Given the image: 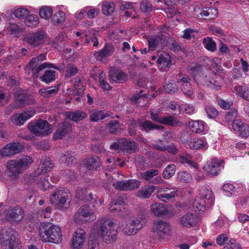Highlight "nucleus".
I'll use <instances>...</instances> for the list:
<instances>
[{"label":"nucleus","mask_w":249,"mask_h":249,"mask_svg":"<svg viewBox=\"0 0 249 249\" xmlns=\"http://www.w3.org/2000/svg\"><path fill=\"white\" fill-rule=\"evenodd\" d=\"M71 199L69 191L65 188L57 189L51 196L50 201L55 206H62L65 204Z\"/></svg>","instance_id":"0eeeda50"},{"label":"nucleus","mask_w":249,"mask_h":249,"mask_svg":"<svg viewBox=\"0 0 249 249\" xmlns=\"http://www.w3.org/2000/svg\"><path fill=\"white\" fill-rule=\"evenodd\" d=\"M176 172V166L173 164L168 165L163 171V177L168 179L173 176Z\"/></svg>","instance_id":"603ef678"},{"label":"nucleus","mask_w":249,"mask_h":249,"mask_svg":"<svg viewBox=\"0 0 249 249\" xmlns=\"http://www.w3.org/2000/svg\"><path fill=\"white\" fill-rule=\"evenodd\" d=\"M71 125L68 123H62L54 134L55 139H61L71 130Z\"/></svg>","instance_id":"7c9ffc66"},{"label":"nucleus","mask_w":249,"mask_h":249,"mask_svg":"<svg viewBox=\"0 0 249 249\" xmlns=\"http://www.w3.org/2000/svg\"><path fill=\"white\" fill-rule=\"evenodd\" d=\"M118 142L121 145V148L127 153L135 152L138 148V145L136 142L126 138L121 139Z\"/></svg>","instance_id":"aec40b11"},{"label":"nucleus","mask_w":249,"mask_h":249,"mask_svg":"<svg viewBox=\"0 0 249 249\" xmlns=\"http://www.w3.org/2000/svg\"><path fill=\"white\" fill-rule=\"evenodd\" d=\"M89 116L91 121L97 122L99 120H103L107 117H109L112 115L111 112H104L97 109H89Z\"/></svg>","instance_id":"4be33fe9"},{"label":"nucleus","mask_w":249,"mask_h":249,"mask_svg":"<svg viewBox=\"0 0 249 249\" xmlns=\"http://www.w3.org/2000/svg\"><path fill=\"white\" fill-rule=\"evenodd\" d=\"M37 64L38 63H34L33 67H32V66L31 65V62H30L28 65L29 69L32 71L33 76L35 78H37L38 77L39 72L45 68H53L56 70H59L58 67L55 66L52 63L45 62L37 67Z\"/></svg>","instance_id":"412c9836"},{"label":"nucleus","mask_w":249,"mask_h":249,"mask_svg":"<svg viewBox=\"0 0 249 249\" xmlns=\"http://www.w3.org/2000/svg\"><path fill=\"white\" fill-rule=\"evenodd\" d=\"M127 191H132L138 188L141 185V182L136 179L126 180Z\"/></svg>","instance_id":"4d7b16f0"},{"label":"nucleus","mask_w":249,"mask_h":249,"mask_svg":"<svg viewBox=\"0 0 249 249\" xmlns=\"http://www.w3.org/2000/svg\"><path fill=\"white\" fill-rule=\"evenodd\" d=\"M39 169L42 171L47 172L53 168V164L50 159L47 157H43L38 165Z\"/></svg>","instance_id":"4c0bfd02"},{"label":"nucleus","mask_w":249,"mask_h":249,"mask_svg":"<svg viewBox=\"0 0 249 249\" xmlns=\"http://www.w3.org/2000/svg\"><path fill=\"white\" fill-rule=\"evenodd\" d=\"M78 72L77 67L73 64H69L67 66V72L66 77L67 78L71 77Z\"/></svg>","instance_id":"e2e57ef3"},{"label":"nucleus","mask_w":249,"mask_h":249,"mask_svg":"<svg viewBox=\"0 0 249 249\" xmlns=\"http://www.w3.org/2000/svg\"><path fill=\"white\" fill-rule=\"evenodd\" d=\"M153 230L158 238L160 239L164 238L169 233L171 227L166 222L159 219L155 221Z\"/></svg>","instance_id":"9b49d317"},{"label":"nucleus","mask_w":249,"mask_h":249,"mask_svg":"<svg viewBox=\"0 0 249 249\" xmlns=\"http://www.w3.org/2000/svg\"><path fill=\"white\" fill-rule=\"evenodd\" d=\"M157 63L161 71H167L171 66V57L166 52H162L159 55Z\"/></svg>","instance_id":"a211bd4d"},{"label":"nucleus","mask_w":249,"mask_h":249,"mask_svg":"<svg viewBox=\"0 0 249 249\" xmlns=\"http://www.w3.org/2000/svg\"><path fill=\"white\" fill-rule=\"evenodd\" d=\"M130 222V226H133L135 229H132V231L130 233H136L138 231L140 230L143 227V225L146 222L145 218H143L142 216L133 217L129 221ZM130 234V232L128 231L127 233Z\"/></svg>","instance_id":"cd10ccee"},{"label":"nucleus","mask_w":249,"mask_h":249,"mask_svg":"<svg viewBox=\"0 0 249 249\" xmlns=\"http://www.w3.org/2000/svg\"><path fill=\"white\" fill-rule=\"evenodd\" d=\"M95 226L98 233L106 243H111L116 239L117 231L113 222L101 219L96 223Z\"/></svg>","instance_id":"7ed1b4c3"},{"label":"nucleus","mask_w":249,"mask_h":249,"mask_svg":"<svg viewBox=\"0 0 249 249\" xmlns=\"http://www.w3.org/2000/svg\"><path fill=\"white\" fill-rule=\"evenodd\" d=\"M149 48L151 51L156 48L162 49L167 44L166 37L163 35H159L147 39Z\"/></svg>","instance_id":"4468645a"},{"label":"nucleus","mask_w":249,"mask_h":249,"mask_svg":"<svg viewBox=\"0 0 249 249\" xmlns=\"http://www.w3.org/2000/svg\"><path fill=\"white\" fill-rule=\"evenodd\" d=\"M177 188L168 187H160L157 186L156 196L160 201L167 202L174 198L177 195Z\"/></svg>","instance_id":"ddd939ff"},{"label":"nucleus","mask_w":249,"mask_h":249,"mask_svg":"<svg viewBox=\"0 0 249 249\" xmlns=\"http://www.w3.org/2000/svg\"><path fill=\"white\" fill-rule=\"evenodd\" d=\"M73 218L76 224L82 225L94 221L96 218V215L89 206L83 205L80 207L75 213Z\"/></svg>","instance_id":"20e7f679"},{"label":"nucleus","mask_w":249,"mask_h":249,"mask_svg":"<svg viewBox=\"0 0 249 249\" xmlns=\"http://www.w3.org/2000/svg\"><path fill=\"white\" fill-rule=\"evenodd\" d=\"M15 97L16 98V103L19 104L20 106H25L29 104V97L24 94H17Z\"/></svg>","instance_id":"052dcab7"},{"label":"nucleus","mask_w":249,"mask_h":249,"mask_svg":"<svg viewBox=\"0 0 249 249\" xmlns=\"http://www.w3.org/2000/svg\"><path fill=\"white\" fill-rule=\"evenodd\" d=\"M33 160L29 156H24L18 160H9L6 163V173L13 180H18L32 163Z\"/></svg>","instance_id":"f257e3e1"},{"label":"nucleus","mask_w":249,"mask_h":249,"mask_svg":"<svg viewBox=\"0 0 249 249\" xmlns=\"http://www.w3.org/2000/svg\"><path fill=\"white\" fill-rule=\"evenodd\" d=\"M18 233L11 228L4 227L0 232V244H5L8 246L9 249H19L16 241Z\"/></svg>","instance_id":"39448f33"},{"label":"nucleus","mask_w":249,"mask_h":249,"mask_svg":"<svg viewBox=\"0 0 249 249\" xmlns=\"http://www.w3.org/2000/svg\"><path fill=\"white\" fill-rule=\"evenodd\" d=\"M232 127L234 130L240 132L242 137L249 136V125L243 123L241 120H235L232 122Z\"/></svg>","instance_id":"f3484780"},{"label":"nucleus","mask_w":249,"mask_h":249,"mask_svg":"<svg viewBox=\"0 0 249 249\" xmlns=\"http://www.w3.org/2000/svg\"><path fill=\"white\" fill-rule=\"evenodd\" d=\"M192 156L189 154H187L186 156H180L179 158L180 162L185 164L187 163L191 167L197 168L198 165L196 163L191 160Z\"/></svg>","instance_id":"3c124183"},{"label":"nucleus","mask_w":249,"mask_h":249,"mask_svg":"<svg viewBox=\"0 0 249 249\" xmlns=\"http://www.w3.org/2000/svg\"><path fill=\"white\" fill-rule=\"evenodd\" d=\"M205 3V2L203 1V16L209 17V18H203V21L215 19L218 16L217 9L213 7H206Z\"/></svg>","instance_id":"2f4dec72"},{"label":"nucleus","mask_w":249,"mask_h":249,"mask_svg":"<svg viewBox=\"0 0 249 249\" xmlns=\"http://www.w3.org/2000/svg\"><path fill=\"white\" fill-rule=\"evenodd\" d=\"M179 223L184 227L191 228L196 225V220L193 214L187 213L181 217Z\"/></svg>","instance_id":"bb28decb"},{"label":"nucleus","mask_w":249,"mask_h":249,"mask_svg":"<svg viewBox=\"0 0 249 249\" xmlns=\"http://www.w3.org/2000/svg\"><path fill=\"white\" fill-rule=\"evenodd\" d=\"M30 14L29 11L25 8L20 7L15 10L14 14L18 18H26Z\"/></svg>","instance_id":"864d4df0"},{"label":"nucleus","mask_w":249,"mask_h":249,"mask_svg":"<svg viewBox=\"0 0 249 249\" xmlns=\"http://www.w3.org/2000/svg\"><path fill=\"white\" fill-rule=\"evenodd\" d=\"M138 124L141 127L142 130L146 131L153 130H162L164 127L160 125H156L153 124L151 121L145 119H141L138 121Z\"/></svg>","instance_id":"c85d7f7f"},{"label":"nucleus","mask_w":249,"mask_h":249,"mask_svg":"<svg viewBox=\"0 0 249 249\" xmlns=\"http://www.w3.org/2000/svg\"><path fill=\"white\" fill-rule=\"evenodd\" d=\"M238 115V112L235 109H232L228 111L225 117V121L227 122H233Z\"/></svg>","instance_id":"338daca9"},{"label":"nucleus","mask_w":249,"mask_h":249,"mask_svg":"<svg viewBox=\"0 0 249 249\" xmlns=\"http://www.w3.org/2000/svg\"><path fill=\"white\" fill-rule=\"evenodd\" d=\"M202 122L200 121H191L189 122V127L192 132L199 133L202 131Z\"/></svg>","instance_id":"8fccbe9b"},{"label":"nucleus","mask_w":249,"mask_h":249,"mask_svg":"<svg viewBox=\"0 0 249 249\" xmlns=\"http://www.w3.org/2000/svg\"><path fill=\"white\" fill-rule=\"evenodd\" d=\"M237 95L243 99L247 100L249 96V88L245 84L236 86L234 88Z\"/></svg>","instance_id":"c9c22d12"},{"label":"nucleus","mask_w":249,"mask_h":249,"mask_svg":"<svg viewBox=\"0 0 249 249\" xmlns=\"http://www.w3.org/2000/svg\"><path fill=\"white\" fill-rule=\"evenodd\" d=\"M86 239V232L81 229H78L75 232L72 240V246L76 249L82 246Z\"/></svg>","instance_id":"6ab92c4d"},{"label":"nucleus","mask_w":249,"mask_h":249,"mask_svg":"<svg viewBox=\"0 0 249 249\" xmlns=\"http://www.w3.org/2000/svg\"><path fill=\"white\" fill-rule=\"evenodd\" d=\"M35 112L34 109H32L22 113L14 114L12 116V121L17 125H22L27 120L35 115Z\"/></svg>","instance_id":"dca6fc26"},{"label":"nucleus","mask_w":249,"mask_h":249,"mask_svg":"<svg viewBox=\"0 0 249 249\" xmlns=\"http://www.w3.org/2000/svg\"><path fill=\"white\" fill-rule=\"evenodd\" d=\"M39 15L42 18L49 19L53 15L52 9L50 7L47 6H42L39 10Z\"/></svg>","instance_id":"a18cd8bd"},{"label":"nucleus","mask_w":249,"mask_h":249,"mask_svg":"<svg viewBox=\"0 0 249 249\" xmlns=\"http://www.w3.org/2000/svg\"><path fill=\"white\" fill-rule=\"evenodd\" d=\"M164 91L168 93H175L178 90V86L173 82H170L164 86Z\"/></svg>","instance_id":"69168bd1"},{"label":"nucleus","mask_w":249,"mask_h":249,"mask_svg":"<svg viewBox=\"0 0 249 249\" xmlns=\"http://www.w3.org/2000/svg\"><path fill=\"white\" fill-rule=\"evenodd\" d=\"M203 216L208 215L214 204V196L211 187L207 184L203 185Z\"/></svg>","instance_id":"1a4fd4ad"},{"label":"nucleus","mask_w":249,"mask_h":249,"mask_svg":"<svg viewBox=\"0 0 249 249\" xmlns=\"http://www.w3.org/2000/svg\"><path fill=\"white\" fill-rule=\"evenodd\" d=\"M224 167L223 160L216 158H212L207 161L205 165L203 166V170H205L209 176L214 177L219 174Z\"/></svg>","instance_id":"6e6552de"},{"label":"nucleus","mask_w":249,"mask_h":249,"mask_svg":"<svg viewBox=\"0 0 249 249\" xmlns=\"http://www.w3.org/2000/svg\"><path fill=\"white\" fill-rule=\"evenodd\" d=\"M180 111H182L187 114H192L195 112V107L192 105L183 104L180 107Z\"/></svg>","instance_id":"0e129e2a"},{"label":"nucleus","mask_w":249,"mask_h":249,"mask_svg":"<svg viewBox=\"0 0 249 249\" xmlns=\"http://www.w3.org/2000/svg\"><path fill=\"white\" fill-rule=\"evenodd\" d=\"M124 203L123 200L120 199L113 201L109 204V207L108 208L109 212H116L122 211V205Z\"/></svg>","instance_id":"de8ad7c7"},{"label":"nucleus","mask_w":249,"mask_h":249,"mask_svg":"<svg viewBox=\"0 0 249 249\" xmlns=\"http://www.w3.org/2000/svg\"><path fill=\"white\" fill-rule=\"evenodd\" d=\"M30 132L36 136H46L52 132L50 124L47 121L37 120L34 124H30L28 125Z\"/></svg>","instance_id":"423d86ee"},{"label":"nucleus","mask_w":249,"mask_h":249,"mask_svg":"<svg viewBox=\"0 0 249 249\" xmlns=\"http://www.w3.org/2000/svg\"><path fill=\"white\" fill-rule=\"evenodd\" d=\"M9 144V147L12 152V155L21 152L24 149V146L19 142H13Z\"/></svg>","instance_id":"13d9d810"},{"label":"nucleus","mask_w":249,"mask_h":249,"mask_svg":"<svg viewBox=\"0 0 249 249\" xmlns=\"http://www.w3.org/2000/svg\"><path fill=\"white\" fill-rule=\"evenodd\" d=\"M65 13L61 11H59L55 13L52 19L53 23L54 25H57L63 23L66 19Z\"/></svg>","instance_id":"49530a36"},{"label":"nucleus","mask_w":249,"mask_h":249,"mask_svg":"<svg viewBox=\"0 0 249 249\" xmlns=\"http://www.w3.org/2000/svg\"><path fill=\"white\" fill-rule=\"evenodd\" d=\"M204 47L211 52H214L216 50V42L211 37L203 38Z\"/></svg>","instance_id":"a19ab883"},{"label":"nucleus","mask_w":249,"mask_h":249,"mask_svg":"<svg viewBox=\"0 0 249 249\" xmlns=\"http://www.w3.org/2000/svg\"><path fill=\"white\" fill-rule=\"evenodd\" d=\"M157 186L149 185L138 191L136 194V196L142 199L149 198L155 191H157Z\"/></svg>","instance_id":"b1692460"},{"label":"nucleus","mask_w":249,"mask_h":249,"mask_svg":"<svg viewBox=\"0 0 249 249\" xmlns=\"http://www.w3.org/2000/svg\"><path fill=\"white\" fill-rule=\"evenodd\" d=\"M159 174L157 169H151L144 172L140 173V177L147 181H149L151 179Z\"/></svg>","instance_id":"58836bf2"},{"label":"nucleus","mask_w":249,"mask_h":249,"mask_svg":"<svg viewBox=\"0 0 249 249\" xmlns=\"http://www.w3.org/2000/svg\"><path fill=\"white\" fill-rule=\"evenodd\" d=\"M115 9V4L112 2H104L102 6V13L107 16L111 14Z\"/></svg>","instance_id":"09e8293b"},{"label":"nucleus","mask_w":249,"mask_h":249,"mask_svg":"<svg viewBox=\"0 0 249 249\" xmlns=\"http://www.w3.org/2000/svg\"><path fill=\"white\" fill-rule=\"evenodd\" d=\"M223 190L225 195L229 197L234 195L236 192L235 187L230 182L225 183L223 186Z\"/></svg>","instance_id":"37998d69"},{"label":"nucleus","mask_w":249,"mask_h":249,"mask_svg":"<svg viewBox=\"0 0 249 249\" xmlns=\"http://www.w3.org/2000/svg\"><path fill=\"white\" fill-rule=\"evenodd\" d=\"M159 123L164 125H168L172 126H179L181 124V122L178 121L175 117L171 115L161 117V119L159 121Z\"/></svg>","instance_id":"f704fd0d"},{"label":"nucleus","mask_w":249,"mask_h":249,"mask_svg":"<svg viewBox=\"0 0 249 249\" xmlns=\"http://www.w3.org/2000/svg\"><path fill=\"white\" fill-rule=\"evenodd\" d=\"M75 156L74 152L72 151L67 152L61 156L60 160L67 166H71L74 165L76 162Z\"/></svg>","instance_id":"c756f323"},{"label":"nucleus","mask_w":249,"mask_h":249,"mask_svg":"<svg viewBox=\"0 0 249 249\" xmlns=\"http://www.w3.org/2000/svg\"><path fill=\"white\" fill-rule=\"evenodd\" d=\"M114 52V48L112 45L107 44L100 51L96 52L94 55L97 60H102L104 57L111 55Z\"/></svg>","instance_id":"a878e982"},{"label":"nucleus","mask_w":249,"mask_h":249,"mask_svg":"<svg viewBox=\"0 0 249 249\" xmlns=\"http://www.w3.org/2000/svg\"><path fill=\"white\" fill-rule=\"evenodd\" d=\"M59 88L60 86L57 85L54 87L41 89L38 92L41 96L44 97H49L55 95L58 92Z\"/></svg>","instance_id":"72a5a7b5"},{"label":"nucleus","mask_w":249,"mask_h":249,"mask_svg":"<svg viewBox=\"0 0 249 249\" xmlns=\"http://www.w3.org/2000/svg\"><path fill=\"white\" fill-rule=\"evenodd\" d=\"M83 162L85 166L89 170L97 169L101 165L100 160L97 156H87Z\"/></svg>","instance_id":"393cba45"},{"label":"nucleus","mask_w":249,"mask_h":249,"mask_svg":"<svg viewBox=\"0 0 249 249\" xmlns=\"http://www.w3.org/2000/svg\"><path fill=\"white\" fill-rule=\"evenodd\" d=\"M151 212L156 215L160 216L163 214L166 211V208L162 203H155L150 206Z\"/></svg>","instance_id":"e433bc0d"},{"label":"nucleus","mask_w":249,"mask_h":249,"mask_svg":"<svg viewBox=\"0 0 249 249\" xmlns=\"http://www.w3.org/2000/svg\"><path fill=\"white\" fill-rule=\"evenodd\" d=\"M39 235L44 242L59 243L62 240V231L60 227L50 222H43L39 227Z\"/></svg>","instance_id":"f03ea898"},{"label":"nucleus","mask_w":249,"mask_h":249,"mask_svg":"<svg viewBox=\"0 0 249 249\" xmlns=\"http://www.w3.org/2000/svg\"><path fill=\"white\" fill-rule=\"evenodd\" d=\"M55 71L51 70H46L44 74L40 77L43 82L46 83H50L55 79Z\"/></svg>","instance_id":"79ce46f5"},{"label":"nucleus","mask_w":249,"mask_h":249,"mask_svg":"<svg viewBox=\"0 0 249 249\" xmlns=\"http://www.w3.org/2000/svg\"><path fill=\"white\" fill-rule=\"evenodd\" d=\"M178 180L182 183H188L192 179L191 175L186 171H180L178 173Z\"/></svg>","instance_id":"6e6d98bb"},{"label":"nucleus","mask_w":249,"mask_h":249,"mask_svg":"<svg viewBox=\"0 0 249 249\" xmlns=\"http://www.w3.org/2000/svg\"><path fill=\"white\" fill-rule=\"evenodd\" d=\"M99 82L100 87L101 89L105 90H109L111 89V87L107 81L106 74L101 71L99 74Z\"/></svg>","instance_id":"c03bdc74"},{"label":"nucleus","mask_w":249,"mask_h":249,"mask_svg":"<svg viewBox=\"0 0 249 249\" xmlns=\"http://www.w3.org/2000/svg\"><path fill=\"white\" fill-rule=\"evenodd\" d=\"M218 104L221 108L224 109H228L233 105L232 100L225 101L222 99H219L217 100Z\"/></svg>","instance_id":"774afa93"},{"label":"nucleus","mask_w":249,"mask_h":249,"mask_svg":"<svg viewBox=\"0 0 249 249\" xmlns=\"http://www.w3.org/2000/svg\"><path fill=\"white\" fill-rule=\"evenodd\" d=\"M25 25L29 27H36L39 23L38 17L35 15H28L24 21Z\"/></svg>","instance_id":"ea45409f"},{"label":"nucleus","mask_w":249,"mask_h":249,"mask_svg":"<svg viewBox=\"0 0 249 249\" xmlns=\"http://www.w3.org/2000/svg\"><path fill=\"white\" fill-rule=\"evenodd\" d=\"M24 216V210L16 206L8 210L5 213V219L12 224H18Z\"/></svg>","instance_id":"9d476101"},{"label":"nucleus","mask_w":249,"mask_h":249,"mask_svg":"<svg viewBox=\"0 0 249 249\" xmlns=\"http://www.w3.org/2000/svg\"><path fill=\"white\" fill-rule=\"evenodd\" d=\"M107 127L110 133L114 134L119 131L120 124L117 120H111L107 124Z\"/></svg>","instance_id":"5fc2aeb1"},{"label":"nucleus","mask_w":249,"mask_h":249,"mask_svg":"<svg viewBox=\"0 0 249 249\" xmlns=\"http://www.w3.org/2000/svg\"><path fill=\"white\" fill-rule=\"evenodd\" d=\"M109 79L112 83H124L127 80V75L121 70L115 68L110 70L108 73Z\"/></svg>","instance_id":"2eb2a0df"},{"label":"nucleus","mask_w":249,"mask_h":249,"mask_svg":"<svg viewBox=\"0 0 249 249\" xmlns=\"http://www.w3.org/2000/svg\"><path fill=\"white\" fill-rule=\"evenodd\" d=\"M202 198L201 197L196 198L193 203V209L194 211L198 213H201L202 211V204H201Z\"/></svg>","instance_id":"680f3d73"},{"label":"nucleus","mask_w":249,"mask_h":249,"mask_svg":"<svg viewBox=\"0 0 249 249\" xmlns=\"http://www.w3.org/2000/svg\"><path fill=\"white\" fill-rule=\"evenodd\" d=\"M205 110L207 117L210 119H214L218 116V111L213 107L207 106L205 108Z\"/></svg>","instance_id":"bf43d9fd"},{"label":"nucleus","mask_w":249,"mask_h":249,"mask_svg":"<svg viewBox=\"0 0 249 249\" xmlns=\"http://www.w3.org/2000/svg\"><path fill=\"white\" fill-rule=\"evenodd\" d=\"M212 77H207L206 76L203 79V86H206L209 89L218 90L221 89V86L220 83L215 79V77H217L216 72H213Z\"/></svg>","instance_id":"5701e85b"},{"label":"nucleus","mask_w":249,"mask_h":249,"mask_svg":"<svg viewBox=\"0 0 249 249\" xmlns=\"http://www.w3.org/2000/svg\"><path fill=\"white\" fill-rule=\"evenodd\" d=\"M67 117L70 120L77 122L85 119L87 117V114L84 111L77 110L76 111L67 112Z\"/></svg>","instance_id":"473e14b6"},{"label":"nucleus","mask_w":249,"mask_h":249,"mask_svg":"<svg viewBox=\"0 0 249 249\" xmlns=\"http://www.w3.org/2000/svg\"><path fill=\"white\" fill-rule=\"evenodd\" d=\"M46 33L42 30H38L26 35L25 41L33 47H37L44 42Z\"/></svg>","instance_id":"f8f14e48"}]
</instances>
